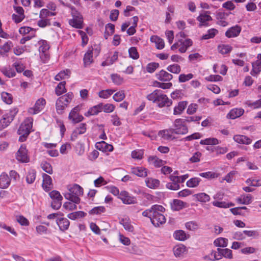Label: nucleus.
<instances>
[{
	"label": "nucleus",
	"mask_w": 261,
	"mask_h": 261,
	"mask_svg": "<svg viewBox=\"0 0 261 261\" xmlns=\"http://www.w3.org/2000/svg\"><path fill=\"white\" fill-rule=\"evenodd\" d=\"M211 255H214L213 260H219L222 257L229 259L232 258V250L228 248H217V251L212 250Z\"/></svg>",
	"instance_id": "1"
},
{
	"label": "nucleus",
	"mask_w": 261,
	"mask_h": 261,
	"mask_svg": "<svg viewBox=\"0 0 261 261\" xmlns=\"http://www.w3.org/2000/svg\"><path fill=\"white\" fill-rule=\"evenodd\" d=\"M16 158L21 163H27L30 162V158L28 155V150L25 145L22 144L20 146L16 154Z\"/></svg>",
	"instance_id": "2"
},
{
	"label": "nucleus",
	"mask_w": 261,
	"mask_h": 261,
	"mask_svg": "<svg viewBox=\"0 0 261 261\" xmlns=\"http://www.w3.org/2000/svg\"><path fill=\"white\" fill-rule=\"evenodd\" d=\"M45 103V100L43 98L38 99L36 101L34 106L32 108H30L29 109L28 112L32 115L36 114L43 109Z\"/></svg>",
	"instance_id": "3"
},
{
	"label": "nucleus",
	"mask_w": 261,
	"mask_h": 261,
	"mask_svg": "<svg viewBox=\"0 0 261 261\" xmlns=\"http://www.w3.org/2000/svg\"><path fill=\"white\" fill-rule=\"evenodd\" d=\"M151 223L155 227L159 226L160 224L165 223V217L161 213L154 212L150 217Z\"/></svg>",
	"instance_id": "4"
},
{
	"label": "nucleus",
	"mask_w": 261,
	"mask_h": 261,
	"mask_svg": "<svg viewBox=\"0 0 261 261\" xmlns=\"http://www.w3.org/2000/svg\"><path fill=\"white\" fill-rule=\"evenodd\" d=\"M173 126L178 129L179 135H185L188 132V128L183 119H176L174 122Z\"/></svg>",
	"instance_id": "5"
},
{
	"label": "nucleus",
	"mask_w": 261,
	"mask_h": 261,
	"mask_svg": "<svg viewBox=\"0 0 261 261\" xmlns=\"http://www.w3.org/2000/svg\"><path fill=\"white\" fill-rule=\"evenodd\" d=\"M126 204H135L137 203L136 198L133 196L129 195L128 193L125 191H122L120 192L118 197Z\"/></svg>",
	"instance_id": "6"
},
{
	"label": "nucleus",
	"mask_w": 261,
	"mask_h": 261,
	"mask_svg": "<svg viewBox=\"0 0 261 261\" xmlns=\"http://www.w3.org/2000/svg\"><path fill=\"white\" fill-rule=\"evenodd\" d=\"M159 100L156 102H158V106L160 108L164 107H169L172 104V100L169 99L166 94L162 93L160 94Z\"/></svg>",
	"instance_id": "7"
},
{
	"label": "nucleus",
	"mask_w": 261,
	"mask_h": 261,
	"mask_svg": "<svg viewBox=\"0 0 261 261\" xmlns=\"http://www.w3.org/2000/svg\"><path fill=\"white\" fill-rule=\"evenodd\" d=\"M95 146L97 149L102 152L112 151L114 149L112 145L108 144L104 141L96 143Z\"/></svg>",
	"instance_id": "8"
},
{
	"label": "nucleus",
	"mask_w": 261,
	"mask_h": 261,
	"mask_svg": "<svg viewBox=\"0 0 261 261\" xmlns=\"http://www.w3.org/2000/svg\"><path fill=\"white\" fill-rule=\"evenodd\" d=\"M43 183L42 187L45 192H49L52 188L50 187L52 185V178L47 174L43 173Z\"/></svg>",
	"instance_id": "9"
},
{
	"label": "nucleus",
	"mask_w": 261,
	"mask_h": 261,
	"mask_svg": "<svg viewBox=\"0 0 261 261\" xmlns=\"http://www.w3.org/2000/svg\"><path fill=\"white\" fill-rule=\"evenodd\" d=\"M158 80L162 82H169L173 78V75L164 70H161L155 74Z\"/></svg>",
	"instance_id": "10"
},
{
	"label": "nucleus",
	"mask_w": 261,
	"mask_h": 261,
	"mask_svg": "<svg viewBox=\"0 0 261 261\" xmlns=\"http://www.w3.org/2000/svg\"><path fill=\"white\" fill-rule=\"evenodd\" d=\"M241 31V27L239 25H236L226 31L225 36L229 38L236 37L240 34Z\"/></svg>",
	"instance_id": "11"
},
{
	"label": "nucleus",
	"mask_w": 261,
	"mask_h": 261,
	"mask_svg": "<svg viewBox=\"0 0 261 261\" xmlns=\"http://www.w3.org/2000/svg\"><path fill=\"white\" fill-rule=\"evenodd\" d=\"M257 59L255 62L252 63V69L250 73L252 76H255L261 71V54L257 55Z\"/></svg>",
	"instance_id": "12"
},
{
	"label": "nucleus",
	"mask_w": 261,
	"mask_h": 261,
	"mask_svg": "<svg viewBox=\"0 0 261 261\" xmlns=\"http://www.w3.org/2000/svg\"><path fill=\"white\" fill-rule=\"evenodd\" d=\"M56 223L59 227L60 230L65 231L67 230L70 225L69 221L66 218H58L56 220Z\"/></svg>",
	"instance_id": "13"
},
{
	"label": "nucleus",
	"mask_w": 261,
	"mask_h": 261,
	"mask_svg": "<svg viewBox=\"0 0 261 261\" xmlns=\"http://www.w3.org/2000/svg\"><path fill=\"white\" fill-rule=\"evenodd\" d=\"M131 173L140 177L147 176V169L142 167H133L131 169Z\"/></svg>",
	"instance_id": "14"
},
{
	"label": "nucleus",
	"mask_w": 261,
	"mask_h": 261,
	"mask_svg": "<svg viewBox=\"0 0 261 261\" xmlns=\"http://www.w3.org/2000/svg\"><path fill=\"white\" fill-rule=\"evenodd\" d=\"M244 113L243 109L235 108L231 110L227 115V118L231 119H234L241 116Z\"/></svg>",
	"instance_id": "15"
},
{
	"label": "nucleus",
	"mask_w": 261,
	"mask_h": 261,
	"mask_svg": "<svg viewBox=\"0 0 261 261\" xmlns=\"http://www.w3.org/2000/svg\"><path fill=\"white\" fill-rule=\"evenodd\" d=\"M11 179L7 174L3 173L0 175V188L6 189L10 185Z\"/></svg>",
	"instance_id": "16"
},
{
	"label": "nucleus",
	"mask_w": 261,
	"mask_h": 261,
	"mask_svg": "<svg viewBox=\"0 0 261 261\" xmlns=\"http://www.w3.org/2000/svg\"><path fill=\"white\" fill-rule=\"evenodd\" d=\"M93 48L92 46H91L89 48L88 50L84 55L83 61L85 67L88 65H90L93 62Z\"/></svg>",
	"instance_id": "17"
},
{
	"label": "nucleus",
	"mask_w": 261,
	"mask_h": 261,
	"mask_svg": "<svg viewBox=\"0 0 261 261\" xmlns=\"http://www.w3.org/2000/svg\"><path fill=\"white\" fill-rule=\"evenodd\" d=\"M187 203L178 199H174L171 203V208L173 211H178L185 207Z\"/></svg>",
	"instance_id": "18"
},
{
	"label": "nucleus",
	"mask_w": 261,
	"mask_h": 261,
	"mask_svg": "<svg viewBox=\"0 0 261 261\" xmlns=\"http://www.w3.org/2000/svg\"><path fill=\"white\" fill-rule=\"evenodd\" d=\"M189 234H187L186 232L181 229L177 230L173 233V237L176 240L184 241L190 238Z\"/></svg>",
	"instance_id": "19"
},
{
	"label": "nucleus",
	"mask_w": 261,
	"mask_h": 261,
	"mask_svg": "<svg viewBox=\"0 0 261 261\" xmlns=\"http://www.w3.org/2000/svg\"><path fill=\"white\" fill-rule=\"evenodd\" d=\"M33 122L30 123L25 124L24 125L21 124L17 130L18 135H29L31 133L30 129L32 127Z\"/></svg>",
	"instance_id": "20"
},
{
	"label": "nucleus",
	"mask_w": 261,
	"mask_h": 261,
	"mask_svg": "<svg viewBox=\"0 0 261 261\" xmlns=\"http://www.w3.org/2000/svg\"><path fill=\"white\" fill-rule=\"evenodd\" d=\"M150 41L155 44V46L158 49H162L165 46L164 40L158 36H152L150 37Z\"/></svg>",
	"instance_id": "21"
},
{
	"label": "nucleus",
	"mask_w": 261,
	"mask_h": 261,
	"mask_svg": "<svg viewBox=\"0 0 261 261\" xmlns=\"http://www.w3.org/2000/svg\"><path fill=\"white\" fill-rule=\"evenodd\" d=\"M188 105V101H181L178 103V105L174 107L173 114L175 115H180L185 110Z\"/></svg>",
	"instance_id": "22"
},
{
	"label": "nucleus",
	"mask_w": 261,
	"mask_h": 261,
	"mask_svg": "<svg viewBox=\"0 0 261 261\" xmlns=\"http://www.w3.org/2000/svg\"><path fill=\"white\" fill-rule=\"evenodd\" d=\"M146 186L150 189H156L160 184L159 179L153 178L151 177L147 178L145 180Z\"/></svg>",
	"instance_id": "23"
},
{
	"label": "nucleus",
	"mask_w": 261,
	"mask_h": 261,
	"mask_svg": "<svg viewBox=\"0 0 261 261\" xmlns=\"http://www.w3.org/2000/svg\"><path fill=\"white\" fill-rule=\"evenodd\" d=\"M233 140L238 143L249 144L251 140L246 136L237 135L233 137Z\"/></svg>",
	"instance_id": "24"
},
{
	"label": "nucleus",
	"mask_w": 261,
	"mask_h": 261,
	"mask_svg": "<svg viewBox=\"0 0 261 261\" xmlns=\"http://www.w3.org/2000/svg\"><path fill=\"white\" fill-rule=\"evenodd\" d=\"M163 91L161 90H155L152 93L147 95L146 98L149 101H152L153 103L156 102L159 100L160 94Z\"/></svg>",
	"instance_id": "25"
},
{
	"label": "nucleus",
	"mask_w": 261,
	"mask_h": 261,
	"mask_svg": "<svg viewBox=\"0 0 261 261\" xmlns=\"http://www.w3.org/2000/svg\"><path fill=\"white\" fill-rule=\"evenodd\" d=\"M66 82L63 81L58 84L55 89V93L57 96H60L66 92L65 88Z\"/></svg>",
	"instance_id": "26"
},
{
	"label": "nucleus",
	"mask_w": 261,
	"mask_h": 261,
	"mask_svg": "<svg viewBox=\"0 0 261 261\" xmlns=\"http://www.w3.org/2000/svg\"><path fill=\"white\" fill-rule=\"evenodd\" d=\"M252 197L251 195L247 194L246 196L243 195V198H237L236 201L239 204L247 205L252 202Z\"/></svg>",
	"instance_id": "27"
},
{
	"label": "nucleus",
	"mask_w": 261,
	"mask_h": 261,
	"mask_svg": "<svg viewBox=\"0 0 261 261\" xmlns=\"http://www.w3.org/2000/svg\"><path fill=\"white\" fill-rule=\"evenodd\" d=\"M87 215V213L83 211H77L71 213L67 215V217L72 220H74L78 218L85 217Z\"/></svg>",
	"instance_id": "28"
},
{
	"label": "nucleus",
	"mask_w": 261,
	"mask_h": 261,
	"mask_svg": "<svg viewBox=\"0 0 261 261\" xmlns=\"http://www.w3.org/2000/svg\"><path fill=\"white\" fill-rule=\"evenodd\" d=\"M69 192L79 197L83 194V189L79 185L74 184L69 189Z\"/></svg>",
	"instance_id": "29"
},
{
	"label": "nucleus",
	"mask_w": 261,
	"mask_h": 261,
	"mask_svg": "<svg viewBox=\"0 0 261 261\" xmlns=\"http://www.w3.org/2000/svg\"><path fill=\"white\" fill-rule=\"evenodd\" d=\"M194 196L198 201L201 202H206L210 200V197L208 195L205 193H200L196 194Z\"/></svg>",
	"instance_id": "30"
},
{
	"label": "nucleus",
	"mask_w": 261,
	"mask_h": 261,
	"mask_svg": "<svg viewBox=\"0 0 261 261\" xmlns=\"http://www.w3.org/2000/svg\"><path fill=\"white\" fill-rule=\"evenodd\" d=\"M36 172L35 169H30L27 175L26 181L29 184L34 182L36 179Z\"/></svg>",
	"instance_id": "31"
},
{
	"label": "nucleus",
	"mask_w": 261,
	"mask_h": 261,
	"mask_svg": "<svg viewBox=\"0 0 261 261\" xmlns=\"http://www.w3.org/2000/svg\"><path fill=\"white\" fill-rule=\"evenodd\" d=\"M1 98L3 101L8 105H10L13 102L12 95L7 92H2L1 93Z\"/></svg>",
	"instance_id": "32"
},
{
	"label": "nucleus",
	"mask_w": 261,
	"mask_h": 261,
	"mask_svg": "<svg viewBox=\"0 0 261 261\" xmlns=\"http://www.w3.org/2000/svg\"><path fill=\"white\" fill-rule=\"evenodd\" d=\"M215 246L219 247H226L228 244V240L224 238H219L214 242Z\"/></svg>",
	"instance_id": "33"
},
{
	"label": "nucleus",
	"mask_w": 261,
	"mask_h": 261,
	"mask_svg": "<svg viewBox=\"0 0 261 261\" xmlns=\"http://www.w3.org/2000/svg\"><path fill=\"white\" fill-rule=\"evenodd\" d=\"M218 33V31L216 29H209L207 33L205 35H203L202 37V40H207L211 38H213Z\"/></svg>",
	"instance_id": "34"
},
{
	"label": "nucleus",
	"mask_w": 261,
	"mask_h": 261,
	"mask_svg": "<svg viewBox=\"0 0 261 261\" xmlns=\"http://www.w3.org/2000/svg\"><path fill=\"white\" fill-rule=\"evenodd\" d=\"M186 250V247L182 244L176 246L173 249L174 254L176 256H179L184 254Z\"/></svg>",
	"instance_id": "35"
},
{
	"label": "nucleus",
	"mask_w": 261,
	"mask_h": 261,
	"mask_svg": "<svg viewBox=\"0 0 261 261\" xmlns=\"http://www.w3.org/2000/svg\"><path fill=\"white\" fill-rule=\"evenodd\" d=\"M219 52L222 55H225L230 53L232 47L229 45L222 44L218 46Z\"/></svg>",
	"instance_id": "36"
},
{
	"label": "nucleus",
	"mask_w": 261,
	"mask_h": 261,
	"mask_svg": "<svg viewBox=\"0 0 261 261\" xmlns=\"http://www.w3.org/2000/svg\"><path fill=\"white\" fill-rule=\"evenodd\" d=\"M201 179L198 177H193L187 181L186 185L189 188H195L198 186Z\"/></svg>",
	"instance_id": "37"
},
{
	"label": "nucleus",
	"mask_w": 261,
	"mask_h": 261,
	"mask_svg": "<svg viewBox=\"0 0 261 261\" xmlns=\"http://www.w3.org/2000/svg\"><path fill=\"white\" fill-rule=\"evenodd\" d=\"M64 197L66 199L74 203H79L80 202L81 199L79 197L75 196L70 192V193H66L64 195Z\"/></svg>",
	"instance_id": "38"
},
{
	"label": "nucleus",
	"mask_w": 261,
	"mask_h": 261,
	"mask_svg": "<svg viewBox=\"0 0 261 261\" xmlns=\"http://www.w3.org/2000/svg\"><path fill=\"white\" fill-rule=\"evenodd\" d=\"M40 166L44 171L49 174H53V168L50 163L47 161H42Z\"/></svg>",
	"instance_id": "39"
},
{
	"label": "nucleus",
	"mask_w": 261,
	"mask_h": 261,
	"mask_svg": "<svg viewBox=\"0 0 261 261\" xmlns=\"http://www.w3.org/2000/svg\"><path fill=\"white\" fill-rule=\"evenodd\" d=\"M12 121H10L7 115H5L3 118L0 120V130H2L3 129L7 127Z\"/></svg>",
	"instance_id": "40"
},
{
	"label": "nucleus",
	"mask_w": 261,
	"mask_h": 261,
	"mask_svg": "<svg viewBox=\"0 0 261 261\" xmlns=\"http://www.w3.org/2000/svg\"><path fill=\"white\" fill-rule=\"evenodd\" d=\"M38 44L40 45L39 48L40 52L45 53L49 48V46L46 40H40L38 41Z\"/></svg>",
	"instance_id": "41"
},
{
	"label": "nucleus",
	"mask_w": 261,
	"mask_h": 261,
	"mask_svg": "<svg viewBox=\"0 0 261 261\" xmlns=\"http://www.w3.org/2000/svg\"><path fill=\"white\" fill-rule=\"evenodd\" d=\"M129 57L134 59L137 60L139 58V54L136 47H130L128 49Z\"/></svg>",
	"instance_id": "42"
},
{
	"label": "nucleus",
	"mask_w": 261,
	"mask_h": 261,
	"mask_svg": "<svg viewBox=\"0 0 261 261\" xmlns=\"http://www.w3.org/2000/svg\"><path fill=\"white\" fill-rule=\"evenodd\" d=\"M69 23L72 27L76 29L83 28V21L77 20V18H73L69 20Z\"/></svg>",
	"instance_id": "43"
},
{
	"label": "nucleus",
	"mask_w": 261,
	"mask_h": 261,
	"mask_svg": "<svg viewBox=\"0 0 261 261\" xmlns=\"http://www.w3.org/2000/svg\"><path fill=\"white\" fill-rule=\"evenodd\" d=\"M106 212V208L103 206H96L92 208L89 212L90 215H98Z\"/></svg>",
	"instance_id": "44"
},
{
	"label": "nucleus",
	"mask_w": 261,
	"mask_h": 261,
	"mask_svg": "<svg viewBox=\"0 0 261 261\" xmlns=\"http://www.w3.org/2000/svg\"><path fill=\"white\" fill-rule=\"evenodd\" d=\"M153 86L163 89H168L172 86V84L171 83H161L155 81L153 82Z\"/></svg>",
	"instance_id": "45"
},
{
	"label": "nucleus",
	"mask_w": 261,
	"mask_h": 261,
	"mask_svg": "<svg viewBox=\"0 0 261 261\" xmlns=\"http://www.w3.org/2000/svg\"><path fill=\"white\" fill-rule=\"evenodd\" d=\"M167 70L171 73L178 74L180 72L181 68L179 65L174 64L168 66Z\"/></svg>",
	"instance_id": "46"
},
{
	"label": "nucleus",
	"mask_w": 261,
	"mask_h": 261,
	"mask_svg": "<svg viewBox=\"0 0 261 261\" xmlns=\"http://www.w3.org/2000/svg\"><path fill=\"white\" fill-rule=\"evenodd\" d=\"M114 92L112 89L102 90L99 92L98 96L102 98H107Z\"/></svg>",
	"instance_id": "47"
},
{
	"label": "nucleus",
	"mask_w": 261,
	"mask_h": 261,
	"mask_svg": "<svg viewBox=\"0 0 261 261\" xmlns=\"http://www.w3.org/2000/svg\"><path fill=\"white\" fill-rule=\"evenodd\" d=\"M197 20L199 21V24L198 25L199 28H201L202 27H207L210 25L207 20H206V18L204 17L202 13H200V15L197 17Z\"/></svg>",
	"instance_id": "48"
},
{
	"label": "nucleus",
	"mask_w": 261,
	"mask_h": 261,
	"mask_svg": "<svg viewBox=\"0 0 261 261\" xmlns=\"http://www.w3.org/2000/svg\"><path fill=\"white\" fill-rule=\"evenodd\" d=\"M199 175L200 176L208 179H213L218 177V174L211 171L200 173Z\"/></svg>",
	"instance_id": "49"
},
{
	"label": "nucleus",
	"mask_w": 261,
	"mask_h": 261,
	"mask_svg": "<svg viewBox=\"0 0 261 261\" xmlns=\"http://www.w3.org/2000/svg\"><path fill=\"white\" fill-rule=\"evenodd\" d=\"M70 73V71L68 69L66 70H63L58 73L55 77V80L57 81H59L61 80L64 79L66 75H69Z\"/></svg>",
	"instance_id": "50"
},
{
	"label": "nucleus",
	"mask_w": 261,
	"mask_h": 261,
	"mask_svg": "<svg viewBox=\"0 0 261 261\" xmlns=\"http://www.w3.org/2000/svg\"><path fill=\"white\" fill-rule=\"evenodd\" d=\"M56 13L55 12H50L47 9H42L40 12L39 17L41 18H44L50 16H55Z\"/></svg>",
	"instance_id": "51"
},
{
	"label": "nucleus",
	"mask_w": 261,
	"mask_h": 261,
	"mask_svg": "<svg viewBox=\"0 0 261 261\" xmlns=\"http://www.w3.org/2000/svg\"><path fill=\"white\" fill-rule=\"evenodd\" d=\"M159 67V64L155 62L148 63L146 66V71L149 73H153Z\"/></svg>",
	"instance_id": "52"
},
{
	"label": "nucleus",
	"mask_w": 261,
	"mask_h": 261,
	"mask_svg": "<svg viewBox=\"0 0 261 261\" xmlns=\"http://www.w3.org/2000/svg\"><path fill=\"white\" fill-rule=\"evenodd\" d=\"M186 227L187 229L194 231L198 228V224L195 221H189L185 224Z\"/></svg>",
	"instance_id": "53"
},
{
	"label": "nucleus",
	"mask_w": 261,
	"mask_h": 261,
	"mask_svg": "<svg viewBox=\"0 0 261 261\" xmlns=\"http://www.w3.org/2000/svg\"><path fill=\"white\" fill-rule=\"evenodd\" d=\"M2 73L8 77H13L16 75L15 71L9 68V69L6 68H3L2 69Z\"/></svg>",
	"instance_id": "54"
},
{
	"label": "nucleus",
	"mask_w": 261,
	"mask_h": 261,
	"mask_svg": "<svg viewBox=\"0 0 261 261\" xmlns=\"http://www.w3.org/2000/svg\"><path fill=\"white\" fill-rule=\"evenodd\" d=\"M111 79L113 82L117 85H121L123 82V78L117 74H112Z\"/></svg>",
	"instance_id": "55"
},
{
	"label": "nucleus",
	"mask_w": 261,
	"mask_h": 261,
	"mask_svg": "<svg viewBox=\"0 0 261 261\" xmlns=\"http://www.w3.org/2000/svg\"><path fill=\"white\" fill-rule=\"evenodd\" d=\"M193 77V74L189 73L188 74H181L178 77V80L180 83H184L191 80Z\"/></svg>",
	"instance_id": "56"
},
{
	"label": "nucleus",
	"mask_w": 261,
	"mask_h": 261,
	"mask_svg": "<svg viewBox=\"0 0 261 261\" xmlns=\"http://www.w3.org/2000/svg\"><path fill=\"white\" fill-rule=\"evenodd\" d=\"M125 98V94L123 91H120L115 94L113 96V99L117 102L122 101Z\"/></svg>",
	"instance_id": "57"
},
{
	"label": "nucleus",
	"mask_w": 261,
	"mask_h": 261,
	"mask_svg": "<svg viewBox=\"0 0 261 261\" xmlns=\"http://www.w3.org/2000/svg\"><path fill=\"white\" fill-rule=\"evenodd\" d=\"M75 204L71 202H66L64 203L63 207L66 210L72 211L77 209V206Z\"/></svg>",
	"instance_id": "58"
},
{
	"label": "nucleus",
	"mask_w": 261,
	"mask_h": 261,
	"mask_svg": "<svg viewBox=\"0 0 261 261\" xmlns=\"http://www.w3.org/2000/svg\"><path fill=\"white\" fill-rule=\"evenodd\" d=\"M202 118L201 116H188L186 117L185 118L183 119L185 123L187 122L190 123L191 122H197L200 120Z\"/></svg>",
	"instance_id": "59"
},
{
	"label": "nucleus",
	"mask_w": 261,
	"mask_h": 261,
	"mask_svg": "<svg viewBox=\"0 0 261 261\" xmlns=\"http://www.w3.org/2000/svg\"><path fill=\"white\" fill-rule=\"evenodd\" d=\"M143 151L141 150H134L132 152L131 155L133 159L141 160L143 158Z\"/></svg>",
	"instance_id": "60"
},
{
	"label": "nucleus",
	"mask_w": 261,
	"mask_h": 261,
	"mask_svg": "<svg viewBox=\"0 0 261 261\" xmlns=\"http://www.w3.org/2000/svg\"><path fill=\"white\" fill-rule=\"evenodd\" d=\"M205 80L210 82H218L222 81L223 77L218 74L210 75L206 77Z\"/></svg>",
	"instance_id": "61"
},
{
	"label": "nucleus",
	"mask_w": 261,
	"mask_h": 261,
	"mask_svg": "<svg viewBox=\"0 0 261 261\" xmlns=\"http://www.w3.org/2000/svg\"><path fill=\"white\" fill-rule=\"evenodd\" d=\"M50 197L54 200H58L59 199H63L62 195L60 192L57 190H53L49 193Z\"/></svg>",
	"instance_id": "62"
},
{
	"label": "nucleus",
	"mask_w": 261,
	"mask_h": 261,
	"mask_svg": "<svg viewBox=\"0 0 261 261\" xmlns=\"http://www.w3.org/2000/svg\"><path fill=\"white\" fill-rule=\"evenodd\" d=\"M17 221L22 226H27L30 224L29 220L22 215L17 217Z\"/></svg>",
	"instance_id": "63"
},
{
	"label": "nucleus",
	"mask_w": 261,
	"mask_h": 261,
	"mask_svg": "<svg viewBox=\"0 0 261 261\" xmlns=\"http://www.w3.org/2000/svg\"><path fill=\"white\" fill-rule=\"evenodd\" d=\"M63 199L58 200H54L51 203L50 206L54 210H59L62 205V200Z\"/></svg>",
	"instance_id": "64"
}]
</instances>
